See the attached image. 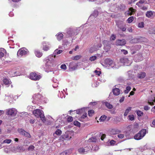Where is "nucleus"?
Here are the masks:
<instances>
[{
	"label": "nucleus",
	"instance_id": "nucleus-1",
	"mask_svg": "<svg viewBox=\"0 0 155 155\" xmlns=\"http://www.w3.org/2000/svg\"><path fill=\"white\" fill-rule=\"evenodd\" d=\"M53 55H50L48 57V58L45 60V65L44 69L46 71L48 70L52 69V67L54 66V60L53 58Z\"/></svg>",
	"mask_w": 155,
	"mask_h": 155
},
{
	"label": "nucleus",
	"instance_id": "nucleus-2",
	"mask_svg": "<svg viewBox=\"0 0 155 155\" xmlns=\"http://www.w3.org/2000/svg\"><path fill=\"white\" fill-rule=\"evenodd\" d=\"M33 114L37 117H40L41 120L43 122H45L46 120L43 111L40 109H37L33 111Z\"/></svg>",
	"mask_w": 155,
	"mask_h": 155
},
{
	"label": "nucleus",
	"instance_id": "nucleus-3",
	"mask_svg": "<svg viewBox=\"0 0 155 155\" xmlns=\"http://www.w3.org/2000/svg\"><path fill=\"white\" fill-rule=\"evenodd\" d=\"M146 131L145 129H142L138 133L136 134L134 137V139L136 140H140L142 139L145 135Z\"/></svg>",
	"mask_w": 155,
	"mask_h": 155
},
{
	"label": "nucleus",
	"instance_id": "nucleus-4",
	"mask_svg": "<svg viewBox=\"0 0 155 155\" xmlns=\"http://www.w3.org/2000/svg\"><path fill=\"white\" fill-rule=\"evenodd\" d=\"M17 114V110L15 108H11L6 110V114L7 115L14 116H15Z\"/></svg>",
	"mask_w": 155,
	"mask_h": 155
},
{
	"label": "nucleus",
	"instance_id": "nucleus-5",
	"mask_svg": "<svg viewBox=\"0 0 155 155\" xmlns=\"http://www.w3.org/2000/svg\"><path fill=\"white\" fill-rule=\"evenodd\" d=\"M91 147L89 145L86 147H80L78 149V151L81 154H85L90 150Z\"/></svg>",
	"mask_w": 155,
	"mask_h": 155
},
{
	"label": "nucleus",
	"instance_id": "nucleus-6",
	"mask_svg": "<svg viewBox=\"0 0 155 155\" xmlns=\"http://www.w3.org/2000/svg\"><path fill=\"white\" fill-rule=\"evenodd\" d=\"M25 150V149L24 148V146L22 145H18L16 147H14L12 151L13 152H21L24 151Z\"/></svg>",
	"mask_w": 155,
	"mask_h": 155
},
{
	"label": "nucleus",
	"instance_id": "nucleus-7",
	"mask_svg": "<svg viewBox=\"0 0 155 155\" xmlns=\"http://www.w3.org/2000/svg\"><path fill=\"white\" fill-rule=\"evenodd\" d=\"M118 28L122 31H125L126 30V24L124 22H121L118 23L117 25Z\"/></svg>",
	"mask_w": 155,
	"mask_h": 155
},
{
	"label": "nucleus",
	"instance_id": "nucleus-8",
	"mask_svg": "<svg viewBox=\"0 0 155 155\" xmlns=\"http://www.w3.org/2000/svg\"><path fill=\"white\" fill-rule=\"evenodd\" d=\"M18 133L22 135H24L26 137L30 138L31 135L25 131L24 129L22 128L18 129Z\"/></svg>",
	"mask_w": 155,
	"mask_h": 155
},
{
	"label": "nucleus",
	"instance_id": "nucleus-9",
	"mask_svg": "<svg viewBox=\"0 0 155 155\" xmlns=\"http://www.w3.org/2000/svg\"><path fill=\"white\" fill-rule=\"evenodd\" d=\"M41 78L40 75H38L35 73H31L30 75V78L34 80H38Z\"/></svg>",
	"mask_w": 155,
	"mask_h": 155
},
{
	"label": "nucleus",
	"instance_id": "nucleus-10",
	"mask_svg": "<svg viewBox=\"0 0 155 155\" xmlns=\"http://www.w3.org/2000/svg\"><path fill=\"white\" fill-rule=\"evenodd\" d=\"M103 44L104 45V48L107 51L110 49V44L108 41L106 40L104 41Z\"/></svg>",
	"mask_w": 155,
	"mask_h": 155
},
{
	"label": "nucleus",
	"instance_id": "nucleus-11",
	"mask_svg": "<svg viewBox=\"0 0 155 155\" xmlns=\"http://www.w3.org/2000/svg\"><path fill=\"white\" fill-rule=\"evenodd\" d=\"M126 43V40L124 39L122 40H116V45L117 46L124 45H125Z\"/></svg>",
	"mask_w": 155,
	"mask_h": 155
},
{
	"label": "nucleus",
	"instance_id": "nucleus-12",
	"mask_svg": "<svg viewBox=\"0 0 155 155\" xmlns=\"http://www.w3.org/2000/svg\"><path fill=\"white\" fill-rule=\"evenodd\" d=\"M77 66L75 63L71 62L69 64V69L71 71H74L77 69Z\"/></svg>",
	"mask_w": 155,
	"mask_h": 155
},
{
	"label": "nucleus",
	"instance_id": "nucleus-13",
	"mask_svg": "<svg viewBox=\"0 0 155 155\" xmlns=\"http://www.w3.org/2000/svg\"><path fill=\"white\" fill-rule=\"evenodd\" d=\"M27 54L26 51L24 48L19 49L17 53V55L19 56L25 55Z\"/></svg>",
	"mask_w": 155,
	"mask_h": 155
},
{
	"label": "nucleus",
	"instance_id": "nucleus-14",
	"mask_svg": "<svg viewBox=\"0 0 155 155\" xmlns=\"http://www.w3.org/2000/svg\"><path fill=\"white\" fill-rule=\"evenodd\" d=\"M104 63L107 66H112L114 64V62L113 61L110 59L107 58L104 61Z\"/></svg>",
	"mask_w": 155,
	"mask_h": 155
},
{
	"label": "nucleus",
	"instance_id": "nucleus-15",
	"mask_svg": "<svg viewBox=\"0 0 155 155\" xmlns=\"http://www.w3.org/2000/svg\"><path fill=\"white\" fill-rule=\"evenodd\" d=\"M120 62L125 64L127 65L129 64V60L126 58H120Z\"/></svg>",
	"mask_w": 155,
	"mask_h": 155
},
{
	"label": "nucleus",
	"instance_id": "nucleus-16",
	"mask_svg": "<svg viewBox=\"0 0 155 155\" xmlns=\"http://www.w3.org/2000/svg\"><path fill=\"white\" fill-rule=\"evenodd\" d=\"M120 132L121 131L117 129H114L110 130V134L112 135H115L119 134Z\"/></svg>",
	"mask_w": 155,
	"mask_h": 155
},
{
	"label": "nucleus",
	"instance_id": "nucleus-17",
	"mask_svg": "<svg viewBox=\"0 0 155 155\" xmlns=\"http://www.w3.org/2000/svg\"><path fill=\"white\" fill-rule=\"evenodd\" d=\"M113 92L114 95L117 96L120 93V90L117 88H115L113 89Z\"/></svg>",
	"mask_w": 155,
	"mask_h": 155
},
{
	"label": "nucleus",
	"instance_id": "nucleus-18",
	"mask_svg": "<svg viewBox=\"0 0 155 155\" xmlns=\"http://www.w3.org/2000/svg\"><path fill=\"white\" fill-rule=\"evenodd\" d=\"M67 33L69 35L68 36L73 35L74 34V30L71 28H69L68 30Z\"/></svg>",
	"mask_w": 155,
	"mask_h": 155
},
{
	"label": "nucleus",
	"instance_id": "nucleus-19",
	"mask_svg": "<svg viewBox=\"0 0 155 155\" xmlns=\"http://www.w3.org/2000/svg\"><path fill=\"white\" fill-rule=\"evenodd\" d=\"M103 104H104L107 108L109 109H111L113 107L112 105L107 101L104 102Z\"/></svg>",
	"mask_w": 155,
	"mask_h": 155
},
{
	"label": "nucleus",
	"instance_id": "nucleus-20",
	"mask_svg": "<svg viewBox=\"0 0 155 155\" xmlns=\"http://www.w3.org/2000/svg\"><path fill=\"white\" fill-rule=\"evenodd\" d=\"M146 75L145 73L144 72H141L138 74L137 77L139 78H143L145 77Z\"/></svg>",
	"mask_w": 155,
	"mask_h": 155
},
{
	"label": "nucleus",
	"instance_id": "nucleus-21",
	"mask_svg": "<svg viewBox=\"0 0 155 155\" xmlns=\"http://www.w3.org/2000/svg\"><path fill=\"white\" fill-rule=\"evenodd\" d=\"M85 108H83L80 109H79L77 110V113L78 114H82L85 112Z\"/></svg>",
	"mask_w": 155,
	"mask_h": 155
},
{
	"label": "nucleus",
	"instance_id": "nucleus-22",
	"mask_svg": "<svg viewBox=\"0 0 155 155\" xmlns=\"http://www.w3.org/2000/svg\"><path fill=\"white\" fill-rule=\"evenodd\" d=\"M132 108L131 107H129L125 110L124 115L125 116H127L129 112L131 110Z\"/></svg>",
	"mask_w": 155,
	"mask_h": 155
},
{
	"label": "nucleus",
	"instance_id": "nucleus-23",
	"mask_svg": "<svg viewBox=\"0 0 155 155\" xmlns=\"http://www.w3.org/2000/svg\"><path fill=\"white\" fill-rule=\"evenodd\" d=\"M63 51L62 50H59L58 51V49H56L54 51L53 54L54 56V58H55L56 56V55L59 54Z\"/></svg>",
	"mask_w": 155,
	"mask_h": 155
},
{
	"label": "nucleus",
	"instance_id": "nucleus-24",
	"mask_svg": "<svg viewBox=\"0 0 155 155\" xmlns=\"http://www.w3.org/2000/svg\"><path fill=\"white\" fill-rule=\"evenodd\" d=\"M35 55L38 58L41 57L42 55V52L38 51H35Z\"/></svg>",
	"mask_w": 155,
	"mask_h": 155
},
{
	"label": "nucleus",
	"instance_id": "nucleus-25",
	"mask_svg": "<svg viewBox=\"0 0 155 155\" xmlns=\"http://www.w3.org/2000/svg\"><path fill=\"white\" fill-rule=\"evenodd\" d=\"M71 153L70 150H67L61 153L60 155H69Z\"/></svg>",
	"mask_w": 155,
	"mask_h": 155
},
{
	"label": "nucleus",
	"instance_id": "nucleus-26",
	"mask_svg": "<svg viewBox=\"0 0 155 155\" xmlns=\"http://www.w3.org/2000/svg\"><path fill=\"white\" fill-rule=\"evenodd\" d=\"M3 81L4 84L5 85H8L11 84V83L10 82L9 80L7 78H5L3 79Z\"/></svg>",
	"mask_w": 155,
	"mask_h": 155
},
{
	"label": "nucleus",
	"instance_id": "nucleus-27",
	"mask_svg": "<svg viewBox=\"0 0 155 155\" xmlns=\"http://www.w3.org/2000/svg\"><path fill=\"white\" fill-rule=\"evenodd\" d=\"M87 114L86 113H84L82 115V116L79 118V120L82 121L84 122L85 121L84 119L87 117Z\"/></svg>",
	"mask_w": 155,
	"mask_h": 155
},
{
	"label": "nucleus",
	"instance_id": "nucleus-28",
	"mask_svg": "<svg viewBox=\"0 0 155 155\" xmlns=\"http://www.w3.org/2000/svg\"><path fill=\"white\" fill-rule=\"evenodd\" d=\"M97 140V139L96 138V137H92L89 139L88 141L90 142L95 143Z\"/></svg>",
	"mask_w": 155,
	"mask_h": 155
},
{
	"label": "nucleus",
	"instance_id": "nucleus-29",
	"mask_svg": "<svg viewBox=\"0 0 155 155\" xmlns=\"http://www.w3.org/2000/svg\"><path fill=\"white\" fill-rule=\"evenodd\" d=\"M153 14L152 12L151 11H150L147 12L146 15L147 17L150 18L153 15Z\"/></svg>",
	"mask_w": 155,
	"mask_h": 155
},
{
	"label": "nucleus",
	"instance_id": "nucleus-30",
	"mask_svg": "<svg viewBox=\"0 0 155 155\" xmlns=\"http://www.w3.org/2000/svg\"><path fill=\"white\" fill-rule=\"evenodd\" d=\"M63 34L61 33L59 34L58 35H57V39L59 41L61 40L63 38Z\"/></svg>",
	"mask_w": 155,
	"mask_h": 155
},
{
	"label": "nucleus",
	"instance_id": "nucleus-31",
	"mask_svg": "<svg viewBox=\"0 0 155 155\" xmlns=\"http://www.w3.org/2000/svg\"><path fill=\"white\" fill-rule=\"evenodd\" d=\"M2 51H0V58L4 57V52H5L6 51L4 48L2 49Z\"/></svg>",
	"mask_w": 155,
	"mask_h": 155
},
{
	"label": "nucleus",
	"instance_id": "nucleus-32",
	"mask_svg": "<svg viewBox=\"0 0 155 155\" xmlns=\"http://www.w3.org/2000/svg\"><path fill=\"white\" fill-rule=\"evenodd\" d=\"M148 33L150 34H155V28L150 29L148 31Z\"/></svg>",
	"mask_w": 155,
	"mask_h": 155
},
{
	"label": "nucleus",
	"instance_id": "nucleus-33",
	"mask_svg": "<svg viewBox=\"0 0 155 155\" xmlns=\"http://www.w3.org/2000/svg\"><path fill=\"white\" fill-rule=\"evenodd\" d=\"M106 118L107 117L105 115H102L101 117L99 119V120L100 122L104 121L106 119Z\"/></svg>",
	"mask_w": 155,
	"mask_h": 155
},
{
	"label": "nucleus",
	"instance_id": "nucleus-34",
	"mask_svg": "<svg viewBox=\"0 0 155 155\" xmlns=\"http://www.w3.org/2000/svg\"><path fill=\"white\" fill-rule=\"evenodd\" d=\"M99 149L97 145H94L92 147L91 150L93 151H96Z\"/></svg>",
	"mask_w": 155,
	"mask_h": 155
},
{
	"label": "nucleus",
	"instance_id": "nucleus-35",
	"mask_svg": "<svg viewBox=\"0 0 155 155\" xmlns=\"http://www.w3.org/2000/svg\"><path fill=\"white\" fill-rule=\"evenodd\" d=\"M137 114L138 116H142L143 115V113L140 110H138L137 111Z\"/></svg>",
	"mask_w": 155,
	"mask_h": 155
},
{
	"label": "nucleus",
	"instance_id": "nucleus-36",
	"mask_svg": "<svg viewBox=\"0 0 155 155\" xmlns=\"http://www.w3.org/2000/svg\"><path fill=\"white\" fill-rule=\"evenodd\" d=\"M12 142V140L11 139H6L4 140L3 143H10Z\"/></svg>",
	"mask_w": 155,
	"mask_h": 155
},
{
	"label": "nucleus",
	"instance_id": "nucleus-37",
	"mask_svg": "<svg viewBox=\"0 0 155 155\" xmlns=\"http://www.w3.org/2000/svg\"><path fill=\"white\" fill-rule=\"evenodd\" d=\"M88 114L89 116H91L94 113V111L92 110L88 111Z\"/></svg>",
	"mask_w": 155,
	"mask_h": 155
},
{
	"label": "nucleus",
	"instance_id": "nucleus-38",
	"mask_svg": "<svg viewBox=\"0 0 155 155\" xmlns=\"http://www.w3.org/2000/svg\"><path fill=\"white\" fill-rule=\"evenodd\" d=\"M61 131L59 129H57L55 132V134L59 135H61Z\"/></svg>",
	"mask_w": 155,
	"mask_h": 155
},
{
	"label": "nucleus",
	"instance_id": "nucleus-39",
	"mask_svg": "<svg viewBox=\"0 0 155 155\" xmlns=\"http://www.w3.org/2000/svg\"><path fill=\"white\" fill-rule=\"evenodd\" d=\"M134 19V18L133 17H130L128 18L127 20V21L128 23H131Z\"/></svg>",
	"mask_w": 155,
	"mask_h": 155
},
{
	"label": "nucleus",
	"instance_id": "nucleus-40",
	"mask_svg": "<svg viewBox=\"0 0 155 155\" xmlns=\"http://www.w3.org/2000/svg\"><path fill=\"white\" fill-rule=\"evenodd\" d=\"M144 23L143 22L139 23L138 24V27L140 28H143L144 27Z\"/></svg>",
	"mask_w": 155,
	"mask_h": 155
},
{
	"label": "nucleus",
	"instance_id": "nucleus-41",
	"mask_svg": "<svg viewBox=\"0 0 155 155\" xmlns=\"http://www.w3.org/2000/svg\"><path fill=\"white\" fill-rule=\"evenodd\" d=\"M97 59V57L96 56H92L90 57L89 58L90 60L91 61H94Z\"/></svg>",
	"mask_w": 155,
	"mask_h": 155
},
{
	"label": "nucleus",
	"instance_id": "nucleus-42",
	"mask_svg": "<svg viewBox=\"0 0 155 155\" xmlns=\"http://www.w3.org/2000/svg\"><path fill=\"white\" fill-rule=\"evenodd\" d=\"M129 120L132 121L134 119V116L133 115H130L128 116Z\"/></svg>",
	"mask_w": 155,
	"mask_h": 155
},
{
	"label": "nucleus",
	"instance_id": "nucleus-43",
	"mask_svg": "<svg viewBox=\"0 0 155 155\" xmlns=\"http://www.w3.org/2000/svg\"><path fill=\"white\" fill-rule=\"evenodd\" d=\"M49 49V47L48 46H44L43 49L45 51H47Z\"/></svg>",
	"mask_w": 155,
	"mask_h": 155
},
{
	"label": "nucleus",
	"instance_id": "nucleus-44",
	"mask_svg": "<svg viewBox=\"0 0 155 155\" xmlns=\"http://www.w3.org/2000/svg\"><path fill=\"white\" fill-rule=\"evenodd\" d=\"M35 147L33 145H31L30 146L28 149V151H32L34 149Z\"/></svg>",
	"mask_w": 155,
	"mask_h": 155
},
{
	"label": "nucleus",
	"instance_id": "nucleus-45",
	"mask_svg": "<svg viewBox=\"0 0 155 155\" xmlns=\"http://www.w3.org/2000/svg\"><path fill=\"white\" fill-rule=\"evenodd\" d=\"M81 55H77L74 57V60H78L81 58Z\"/></svg>",
	"mask_w": 155,
	"mask_h": 155
},
{
	"label": "nucleus",
	"instance_id": "nucleus-46",
	"mask_svg": "<svg viewBox=\"0 0 155 155\" xmlns=\"http://www.w3.org/2000/svg\"><path fill=\"white\" fill-rule=\"evenodd\" d=\"M74 124L77 126H80V123L78 121H74Z\"/></svg>",
	"mask_w": 155,
	"mask_h": 155
},
{
	"label": "nucleus",
	"instance_id": "nucleus-47",
	"mask_svg": "<svg viewBox=\"0 0 155 155\" xmlns=\"http://www.w3.org/2000/svg\"><path fill=\"white\" fill-rule=\"evenodd\" d=\"M61 68L62 69L65 70L67 68V67L65 64H62L61 66Z\"/></svg>",
	"mask_w": 155,
	"mask_h": 155
},
{
	"label": "nucleus",
	"instance_id": "nucleus-48",
	"mask_svg": "<svg viewBox=\"0 0 155 155\" xmlns=\"http://www.w3.org/2000/svg\"><path fill=\"white\" fill-rule=\"evenodd\" d=\"M118 137L120 139L123 138L124 137V135L123 134H119L118 135Z\"/></svg>",
	"mask_w": 155,
	"mask_h": 155
},
{
	"label": "nucleus",
	"instance_id": "nucleus-49",
	"mask_svg": "<svg viewBox=\"0 0 155 155\" xmlns=\"http://www.w3.org/2000/svg\"><path fill=\"white\" fill-rule=\"evenodd\" d=\"M73 118L71 116L69 117L67 119V121L69 122H71L72 121Z\"/></svg>",
	"mask_w": 155,
	"mask_h": 155
},
{
	"label": "nucleus",
	"instance_id": "nucleus-50",
	"mask_svg": "<svg viewBox=\"0 0 155 155\" xmlns=\"http://www.w3.org/2000/svg\"><path fill=\"white\" fill-rule=\"evenodd\" d=\"M144 1L143 0H140L138 2L136 3V5H139V4H143L144 3Z\"/></svg>",
	"mask_w": 155,
	"mask_h": 155
},
{
	"label": "nucleus",
	"instance_id": "nucleus-51",
	"mask_svg": "<svg viewBox=\"0 0 155 155\" xmlns=\"http://www.w3.org/2000/svg\"><path fill=\"white\" fill-rule=\"evenodd\" d=\"M94 72L98 76H99L101 73V71H97V70H95Z\"/></svg>",
	"mask_w": 155,
	"mask_h": 155
},
{
	"label": "nucleus",
	"instance_id": "nucleus-52",
	"mask_svg": "<svg viewBox=\"0 0 155 155\" xmlns=\"http://www.w3.org/2000/svg\"><path fill=\"white\" fill-rule=\"evenodd\" d=\"M138 41V40L137 39H134L132 40L131 41V42L137 43Z\"/></svg>",
	"mask_w": 155,
	"mask_h": 155
},
{
	"label": "nucleus",
	"instance_id": "nucleus-53",
	"mask_svg": "<svg viewBox=\"0 0 155 155\" xmlns=\"http://www.w3.org/2000/svg\"><path fill=\"white\" fill-rule=\"evenodd\" d=\"M121 51L122 52H123V53L125 54H127L128 53L127 51V50H124V49L121 50Z\"/></svg>",
	"mask_w": 155,
	"mask_h": 155
},
{
	"label": "nucleus",
	"instance_id": "nucleus-54",
	"mask_svg": "<svg viewBox=\"0 0 155 155\" xmlns=\"http://www.w3.org/2000/svg\"><path fill=\"white\" fill-rule=\"evenodd\" d=\"M96 46L97 47L96 49H97L102 46V44L101 43H99Z\"/></svg>",
	"mask_w": 155,
	"mask_h": 155
},
{
	"label": "nucleus",
	"instance_id": "nucleus-55",
	"mask_svg": "<svg viewBox=\"0 0 155 155\" xmlns=\"http://www.w3.org/2000/svg\"><path fill=\"white\" fill-rule=\"evenodd\" d=\"M115 143V141L113 140H111L110 142V145H114Z\"/></svg>",
	"mask_w": 155,
	"mask_h": 155
},
{
	"label": "nucleus",
	"instance_id": "nucleus-56",
	"mask_svg": "<svg viewBox=\"0 0 155 155\" xmlns=\"http://www.w3.org/2000/svg\"><path fill=\"white\" fill-rule=\"evenodd\" d=\"M124 97H122L119 101L120 103L122 102L124 100Z\"/></svg>",
	"mask_w": 155,
	"mask_h": 155
},
{
	"label": "nucleus",
	"instance_id": "nucleus-57",
	"mask_svg": "<svg viewBox=\"0 0 155 155\" xmlns=\"http://www.w3.org/2000/svg\"><path fill=\"white\" fill-rule=\"evenodd\" d=\"M144 110H149V109H150V107L147 106H146L144 107Z\"/></svg>",
	"mask_w": 155,
	"mask_h": 155
},
{
	"label": "nucleus",
	"instance_id": "nucleus-58",
	"mask_svg": "<svg viewBox=\"0 0 155 155\" xmlns=\"http://www.w3.org/2000/svg\"><path fill=\"white\" fill-rule=\"evenodd\" d=\"M106 135L105 134H103L101 136V139L102 140H103L104 138L105 137Z\"/></svg>",
	"mask_w": 155,
	"mask_h": 155
},
{
	"label": "nucleus",
	"instance_id": "nucleus-59",
	"mask_svg": "<svg viewBox=\"0 0 155 155\" xmlns=\"http://www.w3.org/2000/svg\"><path fill=\"white\" fill-rule=\"evenodd\" d=\"M111 38V39H112L113 40H114L115 39L116 37L114 35H112Z\"/></svg>",
	"mask_w": 155,
	"mask_h": 155
},
{
	"label": "nucleus",
	"instance_id": "nucleus-60",
	"mask_svg": "<svg viewBox=\"0 0 155 155\" xmlns=\"http://www.w3.org/2000/svg\"><path fill=\"white\" fill-rule=\"evenodd\" d=\"M127 30L129 32H132L133 30L132 28L130 27L127 29Z\"/></svg>",
	"mask_w": 155,
	"mask_h": 155
},
{
	"label": "nucleus",
	"instance_id": "nucleus-61",
	"mask_svg": "<svg viewBox=\"0 0 155 155\" xmlns=\"http://www.w3.org/2000/svg\"><path fill=\"white\" fill-rule=\"evenodd\" d=\"M131 89V87L130 86H127L126 87V89L127 91H129Z\"/></svg>",
	"mask_w": 155,
	"mask_h": 155
},
{
	"label": "nucleus",
	"instance_id": "nucleus-62",
	"mask_svg": "<svg viewBox=\"0 0 155 155\" xmlns=\"http://www.w3.org/2000/svg\"><path fill=\"white\" fill-rule=\"evenodd\" d=\"M142 9L143 10H146L147 9V8L145 6H143L142 8Z\"/></svg>",
	"mask_w": 155,
	"mask_h": 155
},
{
	"label": "nucleus",
	"instance_id": "nucleus-63",
	"mask_svg": "<svg viewBox=\"0 0 155 155\" xmlns=\"http://www.w3.org/2000/svg\"><path fill=\"white\" fill-rule=\"evenodd\" d=\"M79 48V46L78 45H77L76 46L75 48L74 49V50L75 51H77V49H78Z\"/></svg>",
	"mask_w": 155,
	"mask_h": 155
},
{
	"label": "nucleus",
	"instance_id": "nucleus-64",
	"mask_svg": "<svg viewBox=\"0 0 155 155\" xmlns=\"http://www.w3.org/2000/svg\"><path fill=\"white\" fill-rule=\"evenodd\" d=\"M129 10L131 12H134V9L132 8H129Z\"/></svg>",
	"mask_w": 155,
	"mask_h": 155
}]
</instances>
